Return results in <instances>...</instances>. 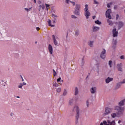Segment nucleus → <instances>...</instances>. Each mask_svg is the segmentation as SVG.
I'll list each match as a JSON object with an SVG mask.
<instances>
[{
  "label": "nucleus",
  "mask_w": 125,
  "mask_h": 125,
  "mask_svg": "<svg viewBox=\"0 0 125 125\" xmlns=\"http://www.w3.org/2000/svg\"><path fill=\"white\" fill-rule=\"evenodd\" d=\"M74 109L76 110V120L75 124L77 125L79 124V118H80V108L79 106H75Z\"/></svg>",
  "instance_id": "1"
},
{
  "label": "nucleus",
  "mask_w": 125,
  "mask_h": 125,
  "mask_svg": "<svg viewBox=\"0 0 125 125\" xmlns=\"http://www.w3.org/2000/svg\"><path fill=\"white\" fill-rule=\"evenodd\" d=\"M84 16L86 17V19H88L89 18V16H90V12L88 10V5H85V8H84Z\"/></svg>",
  "instance_id": "2"
},
{
  "label": "nucleus",
  "mask_w": 125,
  "mask_h": 125,
  "mask_svg": "<svg viewBox=\"0 0 125 125\" xmlns=\"http://www.w3.org/2000/svg\"><path fill=\"white\" fill-rule=\"evenodd\" d=\"M80 9H81V5L76 4L75 6V10L74 12L75 15H80Z\"/></svg>",
  "instance_id": "3"
},
{
  "label": "nucleus",
  "mask_w": 125,
  "mask_h": 125,
  "mask_svg": "<svg viewBox=\"0 0 125 125\" xmlns=\"http://www.w3.org/2000/svg\"><path fill=\"white\" fill-rule=\"evenodd\" d=\"M52 38L53 40V43L54 44V45H55V46H58L59 45L58 43V41H57L59 39L58 37H55V35H53L52 36Z\"/></svg>",
  "instance_id": "4"
},
{
  "label": "nucleus",
  "mask_w": 125,
  "mask_h": 125,
  "mask_svg": "<svg viewBox=\"0 0 125 125\" xmlns=\"http://www.w3.org/2000/svg\"><path fill=\"white\" fill-rule=\"evenodd\" d=\"M111 12H112V11L110 9H108L105 12V16L109 19H112V16H111Z\"/></svg>",
  "instance_id": "5"
},
{
  "label": "nucleus",
  "mask_w": 125,
  "mask_h": 125,
  "mask_svg": "<svg viewBox=\"0 0 125 125\" xmlns=\"http://www.w3.org/2000/svg\"><path fill=\"white\" fill-rule=\"evenodd\" d=\"M100 57L102 59H105L106 58V50L105 49H103L101 53Z\"/></svg>",
  "instance_id": "6"
},
{
  "label": "nucleus",
  "mask_w": 125,
  "mask_h": 125,
  "mask_svg": "<svg viewBox=\"0 0 125 125\" xmlns=\"http://www.w3.org/2000/svg\"><path fill=\"white\" fill-rule=\"evenodd\" d=\"M113 111L112 108H109V107H106L105 110V113H104V115H109Z\"/></svg>",
  "instance_id": "7"
},
{
  "label": "nucleus",
  "mask_w": 125,
  "mask_h": 125,
  "mask_svg": "<svg viewBox=\"0 0 125 125\" xmlns=\"http://www.w3.org/2000/svg\"><path fill=\"white\" fill-rule=\"evenodd\" d=\"M118 34H119V33L118 32V31H117V29L116 28L113 29L112 30L113 37L114 38H116V37H118Z\"/></svg>",
  "instance_id": "8"
},
{
  "label": "nucleus",
  "mask_w": 125,
  "mask_h": 125,
  "mask_svg": "<svg viewBox=\"0 0 125 125\" xmlns=\"http://www.w3.org/2000/svg\"><path fill=\"white\" fill-rule=\"evenodd\" d=\"M48 50L50 54L52 55L53 54V48L52 47V45L50 44L48 45Z\"/></svg>",
  "instance_id": "9"
},
{
  "label": "nucleus",
  "mask_w": 125,
  "mask_h": 125,
  "mask_svg": "<svg viewBox=\"0 0 125 125\" xmlns=\"http://www.w3.org/2000/svg\"><path fill=\"white\" fill-rule=\"evenodd\" d=\"M117 25L118 26V30H121V28L124 26V22L123 21H119Z\"/></svg>",
  "instance_id": "10"
},
{
  "label": "nucleus",
  "mask_w": 125,
  "mask_h": 125,
  "mask_svg": "<svg viewBox=\"0 0 125 125\" xmlns=\"http://www.w3.org/2000/svg\"><path fill=\"white\" fill-rule=\"evenodd\" d=\"M113 80V78L108 77L107 79H105V83H110V82H112Z\"/></svg>",
  "instance_id": "11"
},
{
  "label": "nucleus",
  "mask_w": 125,
  "mask_h": 125,
  "mask_svg": "<svg viewBox=\"0 0 125 125\" xmlns=\"http://www.w3.org/2000/svg\"><path fill=\"white\" fill-rule=\"evenodd\" d=\"M125 99L120 101L118 104L119 106L120 107H122V106H124V105H125Z\"/></svg>",
  "instance_id": "12"
},
{
  "label": "nucleus",
  "mask_w": 125,
  "mask_h": 125,
  "mask_svg": "<svg viewBox=\"0 0 125 125\" xmlns=\"http://www.w3.org/2000/svg\"><path fill=\"white\" fill-rule=\"evenodd\" d=\"M91 93H92V94H94L95 93V91H96V87H93L90 89Z\"/></svg>",
  "instance_id": "13"
},
{
  "label": "nucleus",
  "mask_w": 125,
  "mask_h": 125,
  "mask_svg": "<svg viewBox=\"0 0 125 125\" xmlns=\"http://www.w3.org/2000/svg\"><path fill=\"white\" fill-rule=\"evenodd\" d=\"M122 85V83H117V85L115 87V89L117 90V89H119V88H120V87H121V86Z\"/></svg>",
  "instance_id": "14"
},
{
  "label": "nucleus",
  "mask_w": 125,
  "mask_h": 125,
  "mask_svg": "<svg viewBox=\"0 0 125 125\" xmlns=\"http://www.w3.org/2000/svg\"><path fill=\"white\" fill-rule=\"evenodd\" d=\"M114 110H116L117 111H121V110H122V107L120 106H116L114 107Z\"/></svg>",
  "instance_id": "15"
},
{
  "label": "nucleus",
  "mask_w": 125,
  "mask_h": 125,
  "mask_svg": "<svg viewBox=\"0 0 125 125\" xmlns=\"http://www.w3.org/2000/svg\"><path fill=\"white\" fill-rule=\"evenodd\" d=\"M100 28L97 26H94L93 28V32H97V31H99Z\"/></svg>",
  "instance_id": "16"
},
{
  "label": "nucleus",
  "mask_w": 125,
  "mask_h": 125,
  "mask_svg": "<svg viewBox=\"0 0 125 125\" xmlns=\"http://www.w3.org/2000/svg\"><path fill=\"white\" fill-rule=\"evenodd\" d=\"M107 123L108 124H109V125H116V123L114 121H113L112 122H111L110 120H107Z\"/></svg>",
  "instance_id": "17"
},
{
  "label": "nucleus",
  "mask_w": 125,
  "mask_h": 125,
  "mask_svg": "<svg viewBox=\"0 0 125 125\" xmlns=\"http://www.w3.org/2000/svg\"><path fill=\"white\" fill-rule=\"evenodd\" d=\"M79 94V89L77 87H76L75 88V95H78Z\"/></svg>",
  "instance_id": "18"
},
{
  "label": "nucleus",
  "mask_w": 125,
  "mask_h": 125,
  "mask_svg": "<svg viewBox=\"0 0 125 125\" xmlns=\"http://www.w3.org/2000/svg\"><path fill=\"white\" fill-rule=\"evenodd\" d=\"M88 45H89L90 47H93V41H89L88 42Z\"/></svg>",
  "instance_id": "19"
},
{
  "label": "nucleus",
  "mask_w": 125,
  "mask_h": 125,
  "mask_svg": "<svg viewBox=\"0 0 125 125\" xmlns=\"http://www.w3.org/2000/svg\"><path fill=\"white\" fill-rule=\"evenodd\" d=\"M67 90H66V89H64L63 90V92L62 93V96H66L67 95Z\"/></svg>",
  "instance_id": "20"
},
{
  "label": "nucleus",
  "mask_w": 125,
  "mask_h": 125,
  "mask_svg": "<svg viewBox=\"0 0 125 125\" xmlns=\"http://www.w3.org/2000/svg\"><path fill=\"white\" fill-rule=\"evenodd\" d=\"M45 5L46 6V10L47 11H48V9H49V8H50L49 7V6H50V5L48 4H46V3H45Z\"/></svg>",
  "instance_id": "21"
},
{
  "label": "nucleus",
  "mask_w": 125,
  "mask_h": 125,
  "mask_svg": "<svg viewBox=\"0 0 125 125\" xmlns=\"http://www.w3.org/2000/svg\"><path fill=\"white\" fill-rule=\"evenodd\" d=\"M95 24H97V25H101L102 23L101 21H99V20H97L95 21Z\"/></svg>",
  "instance_id": "22"
},
{
  "label": "nucleus",
  "mask_w": 125,
  "mask_h": 125,
  "mask_svg": "<svg viewBox=\"0 0 125 125\" xmlns=\"http://www.w3.org/2000/svg\"><path fill=\"white\" fill-rule=\"evenodd\" d=\"M107 22L108 23V25L110 26H113V22H112L109 19L107 20Z\"/></svg>",
  "instance_id": "23"
},
{
  "label": "nucleus",
  "mask_w": 125,
  "mask_h": 125,
  "mask_svg": "<svg viewBox=\"0 0 125 125\" xmlns=\"http://www.w3.org/2000/svg\"><path fill=\"white\" fill-rule=\"evenodd\" d=\"M48 23L49 26L50 27H54V25H51V21L50 20H49L48 21Z\"/></svg>",
  "instance_id": "24"
},
{
  "label": "nucleus",
  "mask_w": 125,
  "mask_h": 125,
  "mask_svg": "<svg viewBox=\"0 0 125 125\" xmlns=\"http://www.w3.org/2000/svg\"><path fill=\"white\" fill-rule=\"evenodd\" d=\"M74 102V100L73 99H70L69 101V105H73V103Z\"/></svg>",
  "instance_id": "25"
},
{
  "label": "nucleus",
  "mask_w": 125,
  "mask_h": 125,
  "mask_svg": "<svg viewBox=\"0 0 125 125\" xmlns=\"http://www.w3.org/2000/svg\"><path fill=\"white\" fill-rule=\"evenodd\" d=\"M117 67L118 71H120V72H123V68H122V67H121V66H119V64H118Z\"/></svg>",
  "instance_id": "26"
},
{
  "label": "nucleus",
  "mask_w": 125,
  "mask_h": 125,
  "mask_svg": "<svg viewBox=\"0 0 125 125\" xmlns=\"http://www.w3.org/2000/svg\"><path fill=\"white\" fill-rule=\"evenodd\" d=\"M52 17L54 18V20H57V15H55L54 14H52Z\"/></svg>",
  "instance_id": "27"
},
{
  "label": "nucleus",
  "mask_w": 125,
  "mask_h": 125,
  "mask_svg": "<svg viewBox=\"0 0 125 125\" xmlns=\"http://www.w3.org/2000/svg\"><path fill=\"white\" fill-rule=\"evenodd\" d=\"M53 86H54L55 87H58V86H59V84H58V83H57L55 82L53 83Z\"/></svg>",
  "instance_id": "28"
},
{
  "label": "nucleus",
  "mask_w": 125,
  "mask_h": 125,
  "mask_svg": "<svg viewBox=\"0 0 125 125\" xmlns=\"http://www.w3.org/2000/svg\"><path fill=\"white\" fill-rule=\"evenodd\" d=\"M113 63V62L112 61H109L108 62V65L110 67V68H112V63Z\"/></svg>",
  "instance_id": "29"
},
{
  "label": "nucleus",
  "mask_w": 125,
  "mask_h": 125,
  "mask_svg": "<svg viewBox=\"0 0 125 125\" xmlns=\"http://www.w3.org/2000/svg\"><path fill=\"white\" fill-rule=\"evenodd\" d=\"M107 123H108V121H104L103 123L104 124V125H110V124H107Z\"/></svg>",
  "instance_id": "30"
},
{
  "label": "nucleus",
  "mask_w": 125,
  "mask_h": 125,
  "mask_svg": "<svg viewBox=\"0 0 125 125\" xmlns=\"http://www.w3.org/2000/svg\"><path fill=\"white\" fill-rule=\"evenodd\" d=\"M84 65V57L82 58V66H83Z\"/></svg>",
  "instance_id": "31"
},
{
  "label": "nucleus",
  "mask_w": 125,
  "mask_h": 125,
  "mask_svg": "<svg viewBox=\"0 0 125 125\" xmlns=\"http://www.w3.org/2000/svg\"><path fill=\"white\" fill-rule=\"evenodd\" d=\"M111 117L112 118H116L117 117V114L116 113H112L111 114Z\"/></svg>",
  "instance_id": "32"
},
{
  "label": "nucleus",
  "mask_w": 125,
  "mask_h": 125,
  "mask_svg": "<svg viewBox=\"0 0 125 125\" xmlns=\"http://www.w3.org/2000/svg\"><path fill=\"white\" fill-rule=\"evenodd\" d=\"M118 43V41L117 40H114L113 42V45H117V44Z\"/></svg>",
  "instance_id": "33"
},
{
  "label": "nucleus",
  "mask_w": 125,
  "mask_h": 125,
  "mask_svg": "<svg viewBox=\"0 0 125 125\" xmlns=\"http://www.w3.org/2000/svg\"><path fill=\"white\" fill-rule=\"evenodd\" d=\"M56 91L59 93L61 92V88L60 87L58 88L56 90Z\"/></svg>",
  "instance_id": "34"
},
{
  "label": "nucleus",
  "mask_w": 125,
  "mask_h": 125,
  "mask_svg": "<svg viewBox=\"0 0 125 125\" xmlns=\"http://www.w3.org/2000/svg\"><path fill=\"white\" fill-rule=\"evenodd\" d=\"M53 72L54 77H55L56 76V71H55V70L53 69Z\"/></svg>",
  "instance_id": "35"
},
{
  "label": "nucleus",
  "mask_w": 125,
  "mask_h": 125,
  "mask_svg": "<svg viewBox=\"0 0 125 125\" xmlns=\"http://www.w3.org/2000/svg\"><path fill=\"white\" fill-rule=\"evenodd\" d=\"M41 7L42 10H43L44 8H45V6H44V4H42V5H41Z\"/></svg>",
  "instance_id": "36"
},
{
  "label": "nucleus",
  "mask_w": 125,
  "mask_h": 125,
  "mask_svg": "<svg viewBox=\"0 0 125 125\" xmlns=\"http://www.w3.org/2000/svg\"><path fill=\"white\" fill-rule=\"evenodd\" d=\"M94 3L95 4H99V2L98 1H96V0H94Z\"/></svg>",
  "instance_id": "37"
},
{
  "label": "nucleus",
  "mask_w": 125,
  "mask_h": 125,
  "mask_svg": "<svg viewBox=\"0 0 125 125\" xmlns=\"http://www.w3.org/2000/svg\"><path fill=\"white\" fill-rule=\"evenodd\" d=\"M86 105L87 106V107H89V103L88 102V100H87L86 102Z\"/></svg>",
  "instance_id": "38"
},
{
  "label": "nucleus",
  "mask_w": 125,
  "mask_h": 125,
  "mask_svg": "<svg viewBox=\"0 0 125 125\" xmlns=\"http://www.w3.org/2000/svg\"><path fill=\"white\" fill-rule=\"evenodd\" d=\"M60 81H61V77H59L57 80V82L58 83H59V82H60Z\"/></svg>",
  "instance_id": "39"
},
{
  "label": "nucleus",
  "mask_w": 125,
  "mask_h": 125,
  "mask_svg": "<svg viewBox=\"0 0 125 125\" xmlns=\"http://www.w3.org/2000/svg\"><path fill=\"white\" fill-rule=\"evenodd\" d=\"M71 18H73V19H76V18H77V17H76V16L75 15H72Z\"/></svg>",
  "instance_id": "40"
},
{
  "label": "nucleus",
  "mask_w": 125,
  "mask_h": 125,
  "mask_svg": "<svg viewBox=\"0 0 125 125\" xmlns=\"http://www.w3.org/2000/svg\"><path fill=\"white\" fill-rule=\"evenodd\" d=\"M23 86V85L21 83L19 85V88H22V87Z\"/></svg>",
  "instance_id": "41"
},
{
  "label": "nucleus",
  "mask_w": 125,
  "mask_h": 125,
  "mask_svg": "<svg viewBox=\"0 0 125 125\" xmlns=\"http://www.w3.org/2000/svg\"><path fill=\"white\" fill-rule=\"evenodd\" d=\"M41 9H42V5L39 6V11H41Z\"/></svg>",
  "instance_id": "42"
},
{
  "label": "nucleus",
  "mask_w": 125,
  "mask_h": 125,
  "mask_svg": "<svg viewBox=\"0 0 125 125\" xmlns=\"http://www.w3.org/2000/svg\"><path fill=\"white\" fill-rule=\"evenodd\" d=\"M75 35L79 36V31H77L75 32Z\"/></svg>",
  "instance_id": "43"
},
{
  "label": "nucleus",
  "mask_w": 125,
  "mask_h": 125,
  "mask_svg": "<svg viewBox=\"0 0 125 125\" xmlns=\"http://www.w3.org/2000/svg\"><path fill=\"white\" fill-rule=\"evenodd\" d=\"M120 59H123V60L125 59V56H121L120 57Z\"/></svg>",
  "instance_id": "44"
},
{
  "label": "nucleus",
  "mask_w": 125,
  "mask_h": 125,
  "mask_svg": "<svg viewBox=\"0 0 125 125\" xmlns=\"http://www.w3.org/2000/svg\"><path fill=\"white\" fill-rule=\"evenodd\" d=\"M117 47V45H113V46H112V47L113 48V49H115L116 48V47Z\"/></svg>",
  "instance_id": "45"
},
{
  "label": "nucleus",
  "mask_w": 125,
  "mask_h": 125,
  "mask_svg": "<svg viewBox=\"0 0 125 125\" xmlns=\"http://www.w3.org/2000/svg\"><path fill=\"white\" fill-rule=\"evenodd\" d=\"M116 20H118V19H119V15H118V14L116 15Z\"/></svg>",
  "instance_id": "46"
},
{
  "label": "nucleus",
  "mask_w": 125,
  "mask_h": 125,
  "mask_svg": "<svg viewBox=\"0 0 125 125\" xmlns=\"http://www.w3.org/2000/svg\"><path fill=\"white\" fill-rule=\"evenodd\" d=\"M121 83H125V80L124 79L123 82H121Z\"/></svg>",
  "instance_id": "47"
},
{
  "label": "nucleus",
  "mask_w": 125,
  "mask_h": 125,
  "mask_svg": "<svg viewBox=\"0 0 125 125\" xmlns=\"http://www.w3.org/2000/svg\"><path fill=\"white\" fill-rule=\"evenodd\" d=\"M21 84L23 85H26V84H27V83H26L23 82L22 83H21Z\"/></svg>",
  "instance_id": "48"
},
{
  "label": "nucleus",
  "mask_w": 125,
  "mask_h": 125,
  "mask_svg": "<svg viewBox=\"0 0 125 125\" xmlns=\"http://www.w3.org/2000/svg\"><path fill=\"white\" fill-rule=\"evenodd\" d=\"M114 8V9H117V8H118V6L115 5Z\"/></svg>",
  "instance_id": "49"
},
{
  "label": "nucleus",
  "mask_w": 125,
  "mask_h": 125,
  "mask_svg": "<svg viewBox=\"0 0 125 125\" xmlns=\"http://www.w3.org/2000/svg\"><path fill=\"white\" fill-rule=\"evenodd\" d=\"M20 77L21 78L22 81L24 82V79H23V77H22V75H20Z\"/></svg>",
  "instance_id": "50"
},
{
  "label": "nucleus",
  "mask_w": 125,
  "mask_h": 125,
  "mask_svg": "<svg viewBox=\"0 0 125 125\" xmlns=\"http://www.w3.org/2000/svg\"><path fill=\"white\" fill-rule=\"evenodd\" d=\"M24 9H25V10H26V11H29V9H28V8H25Z\"/></svg>",
  "instance_id": "51"
},
{
  "label": "nucleus",
  "mask_w": 125,
  "mask_h": 125,
  "mask_svg": "<svg viewBox=\"0 0 125 125\" xmlns=\"http://www.w3.org/2000/svg\"><path fill=\"white\" fill-rule=\"evenodd\" d=\"M40 28L39 27H36L37 31H39L40 30Z\"/></svg>",
  "instance_id": "52"
},
{
  "label": "nucleus",
  "mask_w": 125,
  "mask_h": 125,
  "mask_svg": "<svg viewBox=\"0 0 125 125\" xmlns=\"http://www.w3.org/2000/svg\"><path fill=\"white\" fill-rule=\"evenodd\" d=\"M107 6L108 8H110V4H107Z\"/></svg>",
  "instance_id": "53"
},
{
  "label": "nucleus",
  "mask_w": 125,
  "mask_h": 125,
  "mask_svg": "<svg viewBox=\"0 0 125 125\" xmlns=\"http://www.w3.org/2000/svg\"><path fill=\"white\" fill-rule=\"evenodd\" d=\"M96 17V16H93V17H92V18H93V19H95V18Z\"/></svg>",
  "instance_id": "54"
},
{
  "label": "nucleus",
  "mask_w": 125,
  "mask_h": 125,
  "mask_svg": "<svg viewBox=\"0 0 125 125\" xmlns=\"http://www.w3.org/2000/svg\"><path fill=\"white\" fill-rule=\"evenodd\" d=\"M34 0V3H36V2H37V0Z\"/></svg>",
  "instance_id": "55"
},
{
  "label": "nucleus",
  "mask_w": 125,
  "mask_h": 125,
  "mask_svg": "<svg viewBox=\"0 0 125 125\" xmlns=\"http://www.w3.org/2000/svg\"><path fill=\"white\" fill-rule=\"evenodd\" d=\"M66 0V3H69V0Z\"/></svg>",
  "instance_id": "56"
},
{
  "label": "nucleus",
  "mask_w": 125,
  "mask_h": 125,
  "mask_svg": "<svg viewBox=\"0 0 125 125\" xmlns=\"http://www.w3.org/2000/svg\"><path fill=\"white\" fill-rule=\"evenodd\" d=\"M13 115V113H11V114H10L11 117H12Z\"/></svg>",
  "instance_id": "57"
},
{
  "label": "nucleus",
  "mask_w": 125,
  "mask_h": 125,
  "mask_svg": "<svg viewBox=\"0 0 125 125\" xmlns=\"http://www.w3.org/2000/svg\"><path fill=\"white\" fill-rule=\"evenodd\" d=\"M121 120H119V121H118V124H121Z\"/></svg>",
  "instance_id": "58"
},
{
  "label": "nucleus",
  "mask_w": 125,
  "mask_h": 125,
  "mask_svg": "<svg viewBox=\"0 0 125 125\" xmlns=\"http://www.w3.org/2000/svg\"><path fill=\"white\" fill-rule=\"evenodd\" d=\"M16 97H17V98H20V97L19 96H17Z\"/></svg>",
  "instance_id": "59"
},
{
  "label": "nucleus",
  "mask_w": 125,
  "mask_h": 125,
  "mask_svg": "<svg viewBox=\"0 0 125 125\" xmlns=\"http://www.w3.org/2000/svg\"><path fill=\"white\" fill-rule=\"evenodd\" d=\"M73 5H75V2H72Z\"/></svg>",
  "instance_id": "60"
},
{
  "label": "nucleus",
  "mask_w": 125,
  "mask_h": 125,
  "mask_svg": "<svg viewBox=\"0 0 125 125\" xmlns=\"http://www.w3.org/2000/svg\"><path fill=\"white\" fill-rule=\"evenodd\" d=\"M55 21H56V20H55V21H53V23H55Z\"/></svg>",
  "instance_id": "61"
},
{
  "label": "nucleus",
  "mask_w": 125,
  "mask_h": 125,
  "mask_svg": "<svg viewBox=\"0 0 125 125\" xmlns=\"http://www.w3.org/2000/svg\"><path fill=\"white\" fill-rule=\"evenodd\" d=\"M37 43H38L37 42H35L36 44H37Z\"/></svg>",
  "instance_id": "62"
},
{
  "label": "nucleus",
  "mask_w": 125,
  "mask_h": 125,
  "mask_svg": "<svg viewBox=\"0 0 125 125\" xmlns=\"http://www.w3.org/2000/svg\"><path fill=\"white\" fill-rule=\"evenodd\" d=\"M87 78H88V75H87V76L86 77V79H87Z\"/></svg>",
  "instance_id": "63"
},
{
  "label": "nucleus",
  "mask_w": 125,
  "mask_h": 125,
  "mask_svg": "<svg viewBox=\"0 0 125 125\" xmlns=\"http://www.w3.org/2000/svg\"><path fill=\"white\" fill-rule=\"evenodd\" d=\"M39 3H41V1H39Z\"/></svg>",
  "instance_id": "64"
}]
</instances>
